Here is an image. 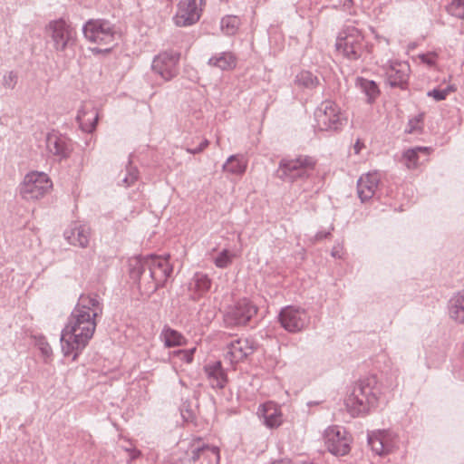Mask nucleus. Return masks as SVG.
<instances>
[{
	"label": "nucleus",
	"instance_id": "ddd939ff",
	"mask_svg": "<svg viewBox=\"0 0 464 464\" xmlns=\"http://www.w3.org/2000/svg\"><path fill=\"white\" fill-rule=\"evenodd\" d=\"M179 53L175 52H162L156 55L151 63L152 72L169 82L179 73Z\"/></svg>",
	"mask_w": 464,
	"mask_h": 464
},
{
	"label": "nucleus",
	"instance_id": "8fccbe9b",
	"mask_svg": "<svg viewBox=\"0 0 464 464\" xmlns=\"http://www.w3.org/2000/svg\"><path fill=\"white\" fill-rule=\"evenodd\" d=\"M42 352H43L44 354L49 355V354L51 353V352H52V349H51V347H50L48 344H46L45 346H44V347L42 348Z\"/></svg>",
	"mask_w": 464,
	"mask_h": 464
},
{
	"label": "nucleus",
	"instance_id": "6ab92c4d",
	"mask_svg": "<svg viewBox=\"0 0 464 464\" xmlns=\"http://www.w3.org/2000/svg\"><path fill=\"white\" fill-rule=\"evenodd\" d=\"M387 81L392 87L403 88L410 72V66L405 62L390 61L384 67Z\"/></svg>",
	"mask_w": 464,
	"mask_h": 464
},
{
	"label": "nucleus",
	"instance_id": "f704fd0d",
	"mask_svg": "<svg viewBox=\"0 0 464 464\" xmlns=\"http://www.w3.org/2000/svg\"><path fill=\"white\" fill-rule=\"evenodd\" d=\"M446 9L450 15L464 19V0H451Z\"/></svg>",
	"mask_w": 464,
	"mask_h": 464
},
{
	"label": "nucleus",
	"instance_id": "2f4dec72",
	"mask_svg": "<svg viewBox=\"0 0 464 464\" xmlns=\"http://www.w3.org/2000/svg\"><path fill=\"white\" fill-rule=\"evenodd\" d=\"M295 82L300 87L313 89L319 84V80L311 72L302 71L295 76Z\"/></svg>",
	"mask_w": 464,
	"mask_h": 464
},
{
	"label": "nucleus",
	"instance_id": "a878e982",
	"mask_svg": "<svg viewBox=\"0 0 464 464\" xmlns=\"http://www.w3.org/2000/svg\"><path fill=\"white\" fill-rule=\"evenodd\" d=\"M191 459L200 464H219V449L216 446L203 445L192 450Z\"/></svg>",
	"mask_w": 464,
	"mask_h": 464
},
{
	"label": "nucleus",
	"instance_id": "49530a36",
	"mask_svg": "<svg viewBox=\"0 0 464 464\" xmlns=\"http://www.w3.org/2000/svg\"><path fill=\"white\" fill-rule=\"evenodd\" d=\"M363 148L364 144L360 140H357L353 145L354 153L359 154Z\"/></svg>",
	"mask_w": 464,
	"mask_h": 464
},
{
	"label": "nucleus",
	"instance_id": "20e7f679",
	"mask_svg": "<svg viewBox=\"0 0 464 464\" xmlns=\"http://www.w3.org/2000/svg\"><path fill=\"white\" fill-rule=\"evenodd\" d=\"M84 37L97 47L92 48L93 53L110 52L116 44L118 34L114 25L103 19L89 20L82 28Z\"/></svg>",
	"mask_w": 464,
	"mask_h": 464
},
{
	"label": "nucleus",
	"instance_id": "a18cd8bd",
	"mask_svg": "<svg viewBox=\"0 0 464 464\" xmlns=\"http://www.w3.org/2000/svg\"><path fill=\"white\" fill-rule=\"evenodd\" d=\"M372 32L374 34V37L378 43L384 42L386 45H389L390 42L386 37L380 35L373 29H372Z\"/></svg>",
	"mask_w": 464,
	"mask_h": 464
},
{
	"label": "nucleus",
	"instance_id": "6e6552de",
	"mask_svg": "<svg viewBox=\"0 0 464 464\" xmlns=\"http://www.w3.org/2000/svg\"><path fill=\"white\" fill-rule=\"evenodd\" d=\"M53 182L49 176L42 171L27 173L19 187V193L25 200H37L51 191Z\"/></svg>",
	"mask_w": 464,
	"mask_h": 464
},
{
	"label": "nucleus",
	"instance_id": "bb28decb",
	"mask_svg": "<svg viewBox=\"0 0 464 464\" xmlns=\"http://www.w3.org/2000/svg\"><path fill=\"white\" fill-rule=\"evenodd\" d=\"M448 314L456 324H464V290L455 293L448 303Z\"/></svg>",
	"mask_w": 464,
	"mask_h": 464
},
{
	"label": "nucleus",
	"instance_id": "f257e3e1",
	"mask_svg": "<svg viewBox=\"0 0 464 464\" xmlns=\"http://www.w3.org/2000/svg\"><path fill=\"white\" fill-rule=\"evenodd\" d=\"M102 314V304L97 295H82L61 333V347L64 357L76 361L89 344L96 330V318Z\"/></svg>",
	"mask_w": 464,
	"mask_h": 464
},
{
	"label": "nucleus",
	"instance_id": "473e14b6",
	"mask_svg": "<svg viewBox=\"0 0 464 464\" xmlns=\"http://www.w3.org/2000/svg\"><path fill=\"white\" fill-rule=\"evenodd\" d=\"M240 25V19L236 15H227L222 18L220 27L224 34L233 35Z\"/></svg>",
	"mask_w": 464,
	"mask_h": 464
},
{
	"label": "nucleus",
	"instance_id": "58836bf2",
	"mask_svg": "<svg viewBox=\"0 0 464 464\" xmlns=\"http://www.w3.org/2000/svg\"><path fill=\"white\" fill-rule=\"evenodd\" d=\"M437 54L435 53H422L419 55V59L421 63H426L429 66H433L437 62Z\"/></svg>",
	"mask_w": 464,
	"mask_h": 464
},
{
	"label": "nucleus",
	"instance_id": "79ce46f5",
	"mask_svg": "<svg viewBox=\"0 0 464 464\" xmlns=\"http://www.w3.org/2000/svg\"><path fill=\"white\" fill-rule=\"evenodd\" d=\"M409 129H408V132L409 133H412L414 132L416 130L420 129V119L418 118V117H415L413 119H411L409 121Z\"/></svg>",
	"mask_w": 464,
	"mask_h": 464
},
{
	"label": "nucleus",
	"instance_id": "aec40b11",
	"mask_svg": "<svg viewBox=\"0 0 464 464\" xmlns=\"http://www.w3.org/2000/svg\"><path fill=\"white\" fill-rule=\"evenodd\" d=\"M212 280L204 272H196L188 283V291L192 300H198L211 288Z\"/></svg>",
	"mask_w": 464,
	"mask_h": 464
},
{
	"label": "nucleus",
	"instance_id": "2eb2a0df",
	"mask_svg": "<svg viewBox=\"0 0 464 464\" xmlns=\"http://www.w3.org/2000/svg\"><path fill=\"white\" fill-rule=\"evenodd\" d=\"M325 446L334 455L344 456L350 450V440L346 430L340 426H331L324 432Z\"/></svg>",
	"mask_w": 464,
	"mask_h": 464
},
{
	"label": "nucleus",
	"instance_id": "f3484780",
	"mask_svg": "<svg viewBox=\"0 0 464 464\" xmlns=\"http://www.w3.org/2000/svg\"><path fill=\"white\" fill-rule=\"evenodd\" d=\"M45 147L47 152L59 160L69 158L72 150L71 140L65 135L54 130L47 134Z\"/></svg>",
	"mask_w": 464,
	"mask_h": 464
},
{
	"label": "nucleus",
	"instance_id": "a211bd4d",
	"mask_svg": "<svg viewBox=\"0 0 464 464\" xmlns=\"http://www.w3.org/2000/svg\"><path fill=\"white\" fill-rule=\"evenodd\" d=\"M396 436L387 430H378L368 435V444L379 456L389 454L396 447Z\"/></svg>",
	"mask_w": 464,
	"mask_h": 464
},
{
	"label": "nucleus",
	"instance_id": "1a4fd4ad",
	"mask_svg": "<svg viewBox=\"0 0 464 464\" xmlns=\"http://www.w3.org/2000/svg\"><path fill=\"white\" fill-rule=\"evenodd\" d=\"M45 32L47 36L51 39L53 49L56 52H64L74 43V31L63 19H56L49 22Z\"/></svg>",
	"mask_w": 464,
	"mask_h": 464
},
{
	"label": "nucleus",
	"instance_id": "4be33fe9",
	"mask_svg": "<svg viewBox=\"0 0 464 464\" xmlns=\"http://www.w3.org/2000/svg\"><path fill=\"white\" fill-rule=\"evenodd\" d=\"M98 119V111L91 102H84L78 111L76 117L82 130L88 133L95 130Z\"/></svg>",
	"mask_w": 464,
	"mask_h": 464
},
{
	"label": "nucleus",
	"instance_id": "72a5a7b5",
	"mask_svg": "<svg viewBox=\"0 0 464 464\" xmlns=\"http://www.w3.org/2000/svg\"><path fill=\"white\" fill-rule=\"evenodd\" d=\"M235 254L227 249H223L215 258L214 264L218 268H226L232 264Z\"/></svg>",
	"mask_w": 464,
	"mask_h": 464
},
{
	"label": "nucleus",
	"instance_id": "0eeeda50",
	"mask_svg": "<svg viewBox=\"0 0 464 464\" xmlns=\"http://www.w3.org/2000/svg\"><path fill=\"white\" fill-rule=\"evenodd\" d=\"M139 274L149 270L150 276L154 282L153 290L163 286L172 273V266L168 258L159 256H148L136 260Z\"/></svg>",
	"mask_w": 464,
	"mask_h": 464
},
{
	"label": "nucleus",
	"instance_id": "5701e85b",
	"mask_svg": "<svg viewBox=\"0 0 464 464\" xmlns=\"http://www.w3.org/2000/svg\"><path fill=\"white\" fill-rule=\"evenodd\" d=\"M258 415L263 419L264 424L270 428H277L283 423V414L279 406L272 401H267L258 408Z\"/></svg>",
	"mask_w": 464,
	"mask_h": 464
},
{
	"label": "nucleus",
	"instance_id": "9b49d317",
	"mask_svg": "<svg viewBox=\"0 0 464 464\" xmlns=\"http://www.w3.org/2000/svg\"><path fill=\"white\" fill-rule=\"evenodd\" d=\"M255 350L254 341L248 338H235L226 343L223 357L225 362L235 369L237 363L244 362Z\"/></svg>",
	"mask_w": 464,
	"mask_h": 464
},
{
	"label": "nucleus",
	"instance_id": "f8f14e48",
	"mask_svg": "<svg viewBox=\"0 0 464 464\" xmlns=\"http://www.w3.org/2000/svg\"><path fill=\"white\" fill-rule=\"evenodd\" d=\"M256 313V306L248 299L243 298L227 308L224 321L228 326L245 325Z\"/></svg>",
	"mask_w": 464,
	"mask_h": 464
},
{
	"label": "nucleus",
	"instance_id": "c03bdc74",
	"mask_svg": "<svg viewBox=\"0 0 464 464\" xmlns=\"http://www.w3.org/2000/svg\"><path fill=\"white\" fill-rule=\"evenodd\" d=\"M81 259L84 260V266L86 268H89L92 263V257L86 255L80 254L77 256V261H80Z\"/></svg>",
	"mask_w": 464,
	"mask_h": 464
},
{
	"label": "nucleus",
	"instance_id": "39448f33",
	"mask_svg": "<svg viewBox=\"0 0 464 464\" xmlns=\"http://www.w3.org/2000/svg\"><path fill=\"white\" fill-rule=\"evenodd\" d=\"M335 46L339 53L351 61H356L365 52H369L362 31L353 24L343 26L337 36Z\"/></svg>",
	"mask_w": 464,
	"mask_h": 464
},
{
	"label": "nucleus",
	"instance_id": "c756f323",
	"mask_svg": "<svg viewBox=\"0 0 464 464\" xmlns=\"http://www.w3.org/2000/svg\"><path fill=\"white\" fill-rule=\"evenodd\" d=\"M160 338L168 348L186 344V338L180 333L168 325L163 327Z\"/></svg>",
	"mask_w": 464,
	"mask_h": 464
},
{
	"label": "nucleus",
	"instance_id": "423d86ee",
	"mask_svg": "<svg viewBox=\"0 0 464 464\" xmlns=\"http://www.w3.org/2000/svg\"><path fill=\"white\" fill-rule=\"evenodd\" d=\"M315 166L314 158L307 155H299L295 159H283L280 160L277 176L284 181L294 182L299 179L309 177Z\"/></svg>",
	"mask_w": 464,
	"mask_h": 464
},
{
	"label": "nucleus",
	"instance_id": "393cba45",
	"mask_svg": "<svg viewBox=\"0 0 464 464\" xmlns=\"http://www.w3.org/2000/svg\"><path fill=\"white\" fill-rule=\"evenodd\" d=\"M431 151L430 147H415L405 150L402 154V162L409 169H415L420 164L428 161Z\"/></svg>",
	"mask_w": 464,
	"mask_h": 464
},
{
	"label": "nucleus",
	"instance_id": "f03ea898",
	"mask_svg": "<svg viewBox=\"0 0 464 464\" xmlns=\"http://www.w3.org/2000/svg\"><path fill=\"white\" fill-rule=\"evenodd\" d=\"M397 385V379L392 376L386 378L384 382H380L375 375L362 378L345 399L348 412L353 417L368 414L375 410L382 398L391 393Z\"/></svg>",
	"mask_w": 464,
	"mask_h": 464
},
{
	"label": "nucleus",
	"instance_id": "ea45409f",
	"mask_svg": "<svg viewBox=\"0 0 464 464\" xmlns=\"http://www.w3.org/2000/svg\"><path fill=\"white\" fill-rule=\"evenodd\" d=\"M138 169L136 168H130L128 169V174L123 179V182L127 187L132 185L138 179Z\"/></svg>",
	"mask_w": 464,
	"mask_h": 464
},
{
	"label": "nucleus",
	"instance_id": "cd10ccee",
	"mask_svg": "<svg viewBox=\"0 0 464 464\" xmlns=\"http://www.w3.org/2000/svg\"><path fill=\"white\" fill-rule=\"evenodd\" d=\"M248 160L242 154H234L227 158L226 162L222 166L224 172L242 176L247 169Z\"/></svg>",
	"mask_w": 464,
	"mask_h": 464
},
{
	"label": "nucleus",
	"instance_id": "4468645a",
	"mask_svg": "<svg viewBox=\"0 0 464 464\" xmlns=\"http://www.w3.org/2000/svg\"><path fill=\"white\" fill-rule=\"evenodd\" d=\"M205 0H180L173 21L177 26H189L196 24L200 16Z\"/></svg>",
	"mask_w": 464,
	"mask_h": 464
},
{
	"label": "nucleus",
	"instance_id": "7c9ffc66",
	"mask_svg": "<svg viewBox=\"0 0 464 464\" xmlns=\"http://www.w3.org/2000/svg\"><path fill=\"white\" fill-rule=\"evenodd\" d=\"M356 87H358L362 93L367 97V101L369 103L375 101V99L380 94V90L375 82L364 79L362 77H358L356 79Z\"/></svg>",
	"mask_w": 464,
	"mask_h": 464
},
{
	"label": "nucleus",
	"instance_id": "4c0bfd02",
	"mask_svg": "<svg viewBox=\"0 0 464 464\" xmlns=\"http://www.w3.org/2000/svg\"><path fill=\"white\" fill-rule=\"evenodd\" d=\"M17 74L14 72H7L3 79V85L7 89H14L17 82Z\"/></svg>",
	"mask_w": 464,
	"mask_h": 464
},
{
	"label": "nucleus",
	"instance_id": "09e8293b",
	"mask_svg": "<svg viewBox=\"0 0 464 464\" xmlns=\"http://www.w3.org/2000/svg\"><path fill=\"white\" fill-rule=\"evenodd\" d=\"M329 235H330V232H322V231H320V232L316 233L315 238L317 240H322V239L327 237Z\"/></svg>",
	"mask_w": 464,
	"mask_h": 464
},
{
	"label": "nucleus",
	"instance_id": "7ed1b4c3",
	"mask_svg": "<svg viewBox=\"0 0 464 464\" xmlns=\"http://www.w3.org/2000/svg\"><path fill=\"white\" fill-rule=\"evenodd\" d=\"M314 128L318 131L340 132L347 124L348 117L333 100L323 101L314 111Z\"/></svg>",
	"mask_w": 464,
	"mask_h": 464
},
{
	"label": "nucleus",
	"instance_id": "3c124183",
	"mask_svg": "<svg viewBox=\"0 0 464 464\" xmlns=\"http://www.w3.org/2000/svg\"><path fill=\"white\" fill-rule=\"evenodd\" d=\"M272 464H293L291 460L281 459L279 461L273 462Z\"/></svg>",
	"mask_w": 464,
	"mask_h": 464
},
{
	"label": "nucleus",
	"instance_id": "c9c22d12",
	"mask_svg": "<svg viewBox=\"0 0 464 464\" xmlns=\"http://www.w3.org/2000/svg\"><path fill=\"white\" fill-rule=\"evenodd\" d=\"M456 91H457L456 86L453 84H450V85H448L443 90L433 89L431 91H429L427 92V96L433 98L437 102H440V101H444L450 93L454 92Z\"/></svg>",
	"mask_w": 464,
	"mask_h": 464
},
{
	"label": "nucleus",
	"instance_id": "b1692460",
	"mask_svg": "<svg viewBox=\"0 0 464 464\" xmlns=\"http://www.w3.org/2000/svg\"><path fill=\"white\" fill-rule=\"evenodd\" d=\"M203 370L212 388L223 389L226 386L227 376L220 361L207 363Z\"/></svg>",
	"mask_w": 464,
	"mask_h": 464
},
{
	"label": "nucleus",
	"instance_id": "de8ad7c7",
	"mask_svg": "<svg viewBox=\"0 0 464 464\" xmlns=\"http://www.w3.org/2000/svg\"><path fill=\"white\" fill-rule=\"evenodd\" d=\"M341 250L342 248L339 247V246H334L332 250V256L334 257H337V258H341L342 257V254H341Z\"/></svg>",
	"mask_w": 464,
	"mask_h": 464
},
{
	"label": "nucleus",
	"instance_id": "a19ab883",
	"mask_svg": "<svg viewBox=\"0 0 464 464\" xmlns=\"http://www.w3.org/2000/svg\"><path fill=\"white\" fill-rule=\"evenodd\" d=\"M209 142L207 139H203L202 141L199 143V145L196 148H187V152L190 154H198L202 152L208 146Z\"/></svg>",
	"mask_w": 464,
	"mask_h": 464
},
{
	"label": "nucleus",
	"instance_id": "9d476101",
	"mask_svg": "<svg viewBox=\"0 0 464 464\" xmlns=\"http://www.w3.org/2000/svg\"><path fill=\"white\" fill-rule=\"evenodd\" d=\"M278 320L285 331L295 334L307 328L310 324V315L304 308L287 305L281 309Z\"/></svg>",
	"mask_w": 464,
	"mask_h": 464
},
{
	"label": "nucleus",
	"instance_id": "dca6fc26",
	"mask_svg": "<svg viewBox=\"0 0 464 464\" xmlns=\"http://www.w3.org/2000/svg\"><path fill=\"white\" fill-rule=\"evenodd\" d=\"M66 242L75 247L87 248L92 238V228L80 221L72 222L63 232Z\"/></svg>",
	"mask_w": 464,
	"mask_h": 464
},
{
	"label": "nucleus",
	"instance_id": "37998d69",
	"mask_svg": "<svg viewBox=\"0 0 464 464\" xmlns=\"http://www.w3.org/2000/svg\"><path fill=\"white\" fill-rule=\"evenodd\" d=\"M125 450L127 452H129L130 460H133V459L139 458L141 454L140 451L135 448H133V449L125 448Z\"/></svg>",
	"mask_w": 464,
	"mask_h": 464
},
{
	"label": "nucleus",
	"instance_id": "412c9836",
	"mask_svg": "<svg viewBox=\"0 0 464 464\" xmlns=\"http://www.w3.org/2000/svg\"><path fill=\"white\" fill-rule=\"evenodd\" d=\"M380 174L376 171L362 176L357 182V193L360 199L364 202L371 199L378 188Z\"/></svg>",
	"mask_w": 464,
	"mask_h": 464
},
{
	"label": "nucleus",
	"instance_id": "e433bc0d",
	"mask_svg": "<svg viewBox=\"0 0 464 464\" xmlns=\"http://www.w3.org/2000/svg\"><path fill=\"white\" fill-rule=\"evenodd\" d=\"M196 348H191L188 350H178L173 353V354L179 358L182 362L187 363H191L193 362V357L195 353Z\"/></svg>",
	"mask_w": 464,
	"mask_h": 464
},
{
	"label": "nucleus",
	"instance_id": "c85d7f7f",
	"mask_svg": "<svg viewBox=\"0 0 464 464\" xmlns=\"http://www.w3.org/2000/svg\"><path fill=\"white\" fill-rule=\"evenodd\" d=\"M208 63L222 71L232 70L237 65V58L230 52H223L209 58Z\"/></svg>",
	"mask_w": 464,
	"mask_h": 464
}]
</instances>
